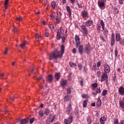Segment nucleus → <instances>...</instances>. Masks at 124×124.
<instances>
[{"mask_svg": "<svg viewBox=\"0 0 124 124\" xmlns=\"http://www.w3.org/2000/svg\"><path fill=\"white\" fill-rule=\"evenodd\" d=\"M107 0H101V1H98L97 2L98 5L100 9H102L104 6H105V3Z\"/></svg>", "mask_w": 124, "mask_h": 124, "instance_id": "3", "label": "nucleus"}, {"mask_svg": "<svg viewBox=\"0 0 124 124\" xmlns=\"http://www.w3.org/2000/svg\"><path fill=\"white\" fill-rule=\"evenodd\" d=\"M63 54H64V46L62 45L60 54L58 49H55L53 53H52L50 55L49 60L52 61V60H58V58H62Z\"/></svg>", "mask_w": 124, "mask_h": 124, "instance_id": "1", "label": "nucleus"}, {"mask_svg": "<svg viewBox=\"0 0 124 124\" xmlns=\"http://www.w3.org/2000/svg\"><path fill=\"white\" fill-rule=\"evenodd\" d=\"M45 36L46 37H48V36H49V32H48L47 31H46L45 32Z\"/></svg>", "mask_w": 124, "mask_h": 124, "instance_id": "62", "label": "nucleus"}, {"mask_svg": "<svg viewBox=\"0 0 124 124\" xmlns=\"http://www.w3.org/2000/svg\"><path fill=\"white\" fill-rule=\"evenodd\" d=\"M8 52V47H7L5 49V51L4 52V55H7Z\"/></svg>", "mask_w": 124, "mask_h": 124, "instance_id": "51", "label": "nucleus"}, {"mask_svg": "<svg viewBox=\"0 0 124 124\" xmlns=\"http://www.w3.org/2000/svg\"><path fill=\"white\" fill-rule=\"evenodd\" d=\"M35 38L37 39L38 42H39V41H40V38H41V35L39 34V33L36 34Z\"/></svg>", "mask_w": 124, "mask_h": 124, "instance_id": "24", "label": "nucleus"}, {"mask_svg": "<svg viewBox=\"0 0 124 124\" xmlns=\"http://www.w3.org/2000/svg\"><path fill=\"white\" fill-rule=\"evenodd\" d=\"M115 39L116 41H120L122 39V38H121V34L120 33H116Z\"/></svg>", "mask_w": 124, "mask_h": 124, "instance_id": "13", "label": "nucleus"}, {"mask_svg": "<svg viewBox=\"0 0 124 124\" xmlns=\"http://www.w3.org/2000/svg\"><path fill=\"white\" fill-rule=\"evenodd\" d=\"M100 24H101V26H105V24L104 23V21H103V20H100Z\"/></svg>", "mask_w": 124, "mask_h": 124, "instance_id": "55", "label": "nucleus"}, {"mask_svg": "<svg viewBox=\"0 0 124 124\" xmlns=\"http://www.w3.org/2000/svg\"><path fill=\"white\" fill-rule=\"evenodd\" d=\"M49 28L51 31H54V30L55 29V27L54 26L53 24H50L49 25Z\"/></svg>", "mask_w": 124, "mask_h": 124, "instance_id": "33", "label": "nucleus"}, {"mask_svg": "<svg viewBox=\"0 0 124 124\" xmlns=\"http://www.w3.org/2000/svg\"><path fill=\"white\" fill-rule=\"evenodd\" d=\"M72 110V106L71 105V103H69L67 105V107L66 108V111L67 115H69L70 114V112H71Z\"/></svg>", "mask_w": 124, "mask_h": 124, "instance_id": "5", "label": "nucleus"}, {"mask_svg": "<svg viewBox=\"0 0 124 124\" xmlns=\"http://www.w3.org/2000/svg\"><path fill=\"white\" fill-rule=\"evenodd\" d=\"M114 52L115 58H117V57H118V54H119V53L118 52V50L117 49V47L115 48Z\"/></svg>", "mask_w": 124, "mask_h": 124, "instance_id": "42", "label": "nucleus"}, {"mask_svg": "<svg viewBox=\"0 0 124 124\" xmlns=\"http://www.w3.org/2000/svg\"><path fill=\"white\" fill-rule=\"evenodd\" d=\"M92 89L94 90L95 88H97L98 85L96 83H94L92 84Z\"/></svg>", "mask_w": 124, "mask_h": 124, "instance_id": "28", "label": "nucleus"}, {"mask_svg": "<svg viewBox=\"0 0 124 124\" xmlns=\"http://www.w3.org/2000/svg\"><path fill=\"white\" fill-rule=\"evenodd\" d=\"M49 119L50 120V123H53V122H55V120L56 119V115H51L49 117Z\"/></svg>", "mask_w": 124, "mask_h": 124, "instance_id": "21", "label": "nucleus"}, {"mask_svg": "<svg viewBox=\"0 0 124 124\" xmlns=\"http://www.w3.org/2000/svg\"><path fill=\"white\" fill-rule=\"evenodd\" d=\"M77 4L78 5V8H82V7H83V5H82V3H77Z\"/></svg>", "mask_w": 124, "mask_h": 124, "instance_id": "52", "label": "nucleus"}, {"mask_svg": "<svg viewBox=\"0 0 124 124\" xmlns=\"http://www.w3.org/2000/svg\"><path fill=\"white\" fill-rule=\"evenodd\" d=\"M75 114L76 115V116H78V117H79V109L77 107H76L75 109Z\"/></svg>", "mask_w": 124, "mask_h": 124, "instance_id": "23", "label": "nucleus"}, {"mask_svg": "<svg viewBox=\"0 0 124 124\" xmlns=\"http://www.w3.org/2000/svg\"><path fill=\"white\" fill-rule=\"evenodd\" d=\"M93 24V20L92 19H89L85 22V26L86 27H91Z\"/></svg>", "mask_w": 124, "mask_h": 124, "instance_id": "8", "label": "nucleus"}, {"mask_svg": "<svg viewBox=\"0 0 124 124\" xmlns=\"http://www.w3.org/2000/svg\"><path fill=\"white\" fill-rule=\"evenodd\" d=\"M33 122H34V118H32L30 119V124H33Z\"/></svg>", "mask_w": 124, "mask_h": 124, "instance_id": "49", "label": "nucleus"}, {"mask_svg": "<svg viewBox=\"0 0 124 124\" xmlns=\"http://www.w3.org/2000/svg\"><path fill=\"white\" fill-rule=\"evenodd\" d=\"M13 31H14L15 33H17L18 32V30H17L16 27H14Z\"/></svg>", "mask_w": 124, "mask_h": 124, "instance_id": "48", "label": "nucleus"}, {"mask_svg": "<svg viewBox=\"0 0 124 124\" xmlns=\"http://www.w3.org/2000/svg\"><path fill=\"white\" fill-rule=\"evenodd\" d=\"M71 93V89L70 88V87H68V88H67V94H70Z\"/></svg>", "mask_w": 124, "mask_h": 124, "instance_id": "40", "label": "nucleus"}, {"mask_svg": "<svg viewBox=\"0 0 124 124\" xmlns=\"http://www.w3.org/2000/svg\"><path fill=\"white\" fill-rule=\"evenodd\" d=\"M61 38L62 39V43H64V42L65 41V37L64 36H63Z\"/></svg>", "mask_w": 124, "mask_h": 124, "instance_id": "54", "label": "nucleus"}, {"mask_svg": "<svg viewBox=\"0 0 124 124\" xmlns=\"http://www.w3.org/2000/svg\"><path fill=\"white\" fill-rule=\"evenodd\" d=\"M96 92V93H101V90H100V88L97 89Z\"/></svg>", "mask_w": 124, "mask_h": 124, "instance_id": "50", "label": "nucleus"}, {"mask_svg": "<svg viewBox=\"0 0 124 124\" xmlns=\"http://www.w3.org/2000/svg\"><path fill=\"white\" fill-rule=\"evenodd\" d=\"M60 31L62 34H64V30H63L62 27L60 28Z\"/></svg>", "mask_w": 124, "mask_h": 124, "instance_id": "44", "label": "nucleus"}, {"mask_svg": "<svg viewBox=\"0 0 124 124\" xmlns=\"http://www.w3.org/2000/svg\"><path fill=\"white\" fill-rule=\"evenodd\" d=\"M97 105L98 107H100L101 106V100H100V98H98Z\"/></svg>", "mask_w": 124, "mask_h": 124, "instance_id": "27", "label": "nucleus"}, {"mask_svg": "<svg viewBox=\"0 0 124 124\" xmlns=\"http://www.w3.org/2000/svg\"><path fill=\"white\" fill-rule=\"evenodd\" d=\"M107 93H108L107 90H103V91L102 92V95H103V96H105V95H106V94H107Z\"/></svg>", "mask_w": 124, "mask_h": 124, "instance_id": "38", "label": "nucleus"}, {"mask_svg": "<svg viewBox=\"0 0 124 124\" xmlns=\"http://www.w3.org/2000/svg\"><path fill=\"white\" fill-rule=\"evenodd\" d=\"M101 29V26H100V25H97V31H100Z\"/></svg>", "mask_w": 124, "mask_h": 124, "instance_id": "56", "label": "nucleus"}, {"mask_svg": "<svg viewBox=\"0 0 124 124\" xmlns=\"http://www.w3.org/2000/svg\"><path fill=\"white\" fill-rule=\"evenodd\" d=\"M119 93L122 94V95H124V88L123 86H120L118 90Z\"/></svg>", "mask_w": 124, "mask_h": 124, "instance_id": "14", "label": "nucleus"}, {"mask_svg": "<svg viewBox=\"0 0 124 124\" xmlns=\"http://www.w3.org/2000/svg\"><path fill=\"white\" fill-rule=\"evenodd\" d=\"M46 81L49 82V83H51L53 81V76L52 75H49L46 78Z\"/></svg>", "mask_w": 124, "mask_h": 124, "instance_id": "16", "label": "nucleus"}, {"mask_svg": "<svg viewBox=\"0 0 124 124\" xmlns=\"http://www.w3.org/2000/svg\"><path fill=\"white\" fill-rule=\"evenodd\" d=\"M60 85L62 88H64L65 86L67 85V80L63 79H61Z\"/></svg>", "mask_w": 124, "mask_h": 124, "instance_id": "7", "label": "nucleus"}, {"mask_svg": "<svg viewBox=\"0 0 124 124\" xmlns=\"http://www.w3.org/2000/svg\"><path fill=\"white\" fill-rule=\"evenodd\" d=\"M65 9L67 10V12H68L69 16H71V10L70 9V7H69V6H66Z\"/></svg>", "mask_w": 124, "mask_h": 124, "instance_id": "18", "label": "nucleus"}, {"mask_svg": "<svg viewBox=\"0 0 124 124\" xmlns=\"http://www.w3.org/2000/svg\"><path fill=\"white\" fill-rule=\"evenodd\" d=\"M91 47V46H90V44L86 45L85 46V49H84V52L87 54H89L90 53V48Z\"/></svg>", "mask_w": 124, "mask_h": 124, "instance_id": "10", "label": "nucleus"}, {"mask_svg": "<svg viewBox=\"0 0 124 124\" xmlns=\"http://www.w3.org/2000/svg\"><path fill=\"white\" fill-rule=\"evenodd\" d=\"M56 39L60 40L61 39V33L59 31H58L57 33Z\"/></svg>", "mask_w": 124, "mask_h": 124, "instance_id": "30", "label": "nucleus"}, {"mask_svg": "<svg viewBox=\"0 0 124 124\" xmlns=\"http://www.w3.org/2000/svg\"><path fill=\"white\" fill-rule=\"evenodd\" d=\"M86 120L88 124H92V117H91V116L88 115L86 118Z\"/></svg>", "mask_w": 124, "mask_h": 124, "instance_id": "22", "label": "nucleus"}, {"mask_svg": "<svg viewBox=\"0 0 124 124\" xmlns=\"http://www.w3.org/2000/svg\"><path fill=\"white\" fill-rule=\"evenodd\" d=\"M72 52H73V54H76V49L73 48L72 50Z\"/></svg>", "mask_w": 124, "mask_h": 124, "instance_id": "63", "label": "nucleus"}, {"mask_svg": "<svg viewBox=\"0 0 124 124\" xmlns=\"http://www.w3.org/2000/svg\"><path fill=\"white\" fill-rule=\"evenodd\" d=\"M64 101H68L69 100V96L68 95L65 96L64 97Z\"/></svg>", "mask_w": 124, "mask_h": 124, "instance_id": "41", "label": "nucleus"}, {"mask_svg": "<svg viewBox=\"0 0 124 124\" xmlns=\"http://www.w3.org/2000/svg\"><path fill=\"white\" fill-rule=\"evenodd\" d=\"M87 102H88V100H85L83 101V107H84V108H86V107H87Z\"/></svg>", "mask_w": 124, "mask_h": 124, "instance_id": "31", "label": "nucleus"}, {"mask_svg": "<svg viewBox=\"0 0 124 124\" xmlns=\"http://www.w3.org/2000/svg\"><path fill=\"white\" fill-rule=\"evenodd\" d=\"M22 19H23L22 16H19V17H16V19L17 20V21H21V20H22Z\"/></svg>", "mask_w": 124, "mask_h": 124, "instance_id": "59", "label": "nucleus"}, {"mask_svg": "<svg viewBox=\"0 0 124 124\" xmlns=\"http://www.w3.org/2000/svg\"><path fill=\"white\" fill-rule=\"evenodd\" d=\"M105 79H108V75L104 73L101 77V82H104Z\"/></svg>", "mask_w": 124, "mask_h": 124, "instance_id": "9", "label": "nucleus"}, {"mask_svg": "<svg viewBox=\"0 0 124 124\" xmlns=\"http://www.w3.org/2000/svg\"><path fill=\"white\" fill-rule=\"evenodd\" d=\"M106 121V117L105 116H103L100 118V123L101 124H105V122Z\"/></svg>", "mask_w": 124, "mask_h": 124, "instance_id": "11", "label": "nucleus"}, {"mask_svg": "<svg viewBox=\"0 0 124 124\" xmlns=\"http://www.w3.org/2000/svg\"><path fill=\"white\" fill-rule=\"evenodd\" d=\"M88 11H83L81 12V16L83 17V18H86V17H88Z\"/></svg>", "mask_w": 124, "mask_h": 124, "instance_id": "12", "label": "nucleus"}, {"mask_svg": "<svg viewBox=\"0 0 124 124\" xmlns=\"http://www.w3.org/2000/svg\"><path fill=\"white\" fill-rule=\"evenodd\" d=\"M51 6L52 9H55L56 8V6H57V3L56 1L54 0L51 3Z\"/></svg>", "mask_w": 124, "mask_h": 124, "instance_id": "17", "label": "nucleus"}, {"mask_svg": "<svg viewBox=\"0 0 124 124\" xmlns=\"http://www.w3.org/2000/svg\"><path fill=\"white\" fill-rule=\"evenodd\" d=\"M115 44V41H111V46H114V45Z\"/></svg>", "mask_w": 124, "mask_h": 124, "instance_id": "61", "label": "nucleus"}, {"mask_svg": "<svg viewBox=\"0 0 124 124\" xmlns=\"http://www.w3.org/2000/svg\"><path fill=\"white\" fill-rule=\"evenodd\" d=\"M100 39L102 40L103 42H105V39H104V37L102 35H100Z\"/></svg>", "mask_w": 124, "mask_h": 124, "instance_id": "47", "label": "nucleus"}, {"mask_svg": "<svg viewBox=\"0 0 124 124\" xmlns=\"http://www.w3.org/2000/svg\"><path fill=\"white\" fill-rule=\"evenodd\" d=\"M39 115L40 117H43V110H41L39 111Z\"/></svg>", "mask_w": 124, "mask_h": 124, "instance_id": "45", "label": "nucleus"}, {"mask_svg": "<svg viewBox=\"0 0 124 124\" xmlns=\"http://www.w3.org/2000/svg\"><path fill=\"white\" fill-rule=\"evenodd\" d=\"M54 77L57 81H59L60 78H61V73H56L55 74Z\"/></svg>", "mask_w": 124, "mask_h": 124, "instance_id": "15", "label": "nucleus"}, {"mask_svg": "<svg viewBox=\"0 0 124 124\" xmlns=\"http://www.w3.org/2000/svg\"><path fill=\"white\" fill-rule=\"evenodd\" d=\"M9 1V0H5V8H6V9H7V4H8V2Z\"/></svg>", "mask_w": 124, "mask_h": 124, "instance_id": "39", "label": "nucleus"}, {"mask_svg": "<svg viewBox=\"0 0 124 124\" xmlns=\"http://www.w3.org/2000/svg\"><path fill=\"white\" fill-rule=\"evenodd\" d=\"M78 67H79V70H81V69H82V64L81 63H79L78 64Z\"/></svg>", "mask_w": 124, "mask_h": 124, "instance_id": "57", "label": "nucleus"}, {"mask_svg": "<svg viewBox=\"0 0 124 124\" xmlns=\"http://www.w3.org/2000/svg\"><path fill=\"white\" fill-rule=\"evenodd\" d=\"M81 29L82 30V31H85L86 30H88L87 29V28L86 27V25H82L81 26Z\"/></svg>", "mask_w": 124, "mask_h": 124, "instance_id": "36", "label": "nucleus"}, {"mask_svg": "<svg viewBox=\"0 0 124 124\" xmlns=\"http://www.w3.org/2000/svg\"><path fill=\"white\" fill-rule=\"evenodd\" d=\"M104 69L105 71V73L108 74L110 73V71H111V69H110V66L108 64H105L104 66Z\"/></svg>", "mask_w": 124, "mask_h": 124, "instance_id": "4", "label": "nucleus"}, {"mask_svg": "<svg viewBox=\"0 0 124 124\" xmlns=\"http://www.w3.org/2000/svg\"><path fill=\"white\" fill-rule=\"evenodd\" d=\"M83 33L84 34V36H87L88 35V29L86 30H83Z\"/></svg>", "mask_w": 124, "mask_h": 124, "instance_id": "34", "label": "nucleus"}, {"mask_svg": "<svg viewBox=\"0 0 124 124\" xmlns=\"http://www.w3.org/2000/svg\"><path fill=\"white\" fill-rule=\"evenodd\" d=\"M56 24H60L61 22V19L59 17H57L55 19Z\"/></svg>", "mask_w": 124, "mask_h": 124, "instance_id": "35", "label": "nucleus"}, {"mask_svg": "<svg viewBox=\"0 0 124 124\" xmlns=\"http://www.w3.org/2000/svg\"><path fill=\"white\" fill-rule=\"evenodd\" d=\"M75 40L76 43V47L77 48H78L79 46H80V44H81L80 43V37L78 35H75Z\"/></svg>", "mask_w": 124, "mask_h": 124, "instance_id": "6", "label": "nucleus"}, {"mask_svg": "<svg viewBox=\"0 0 124 124\" xmlns=\"http://www.w3.org/2000/svg\"><path fill=\"white\" fill-rule=\"evenodd\" d=\"M51 123V120L48 118L46 120V124H50Z\"/></svg>", "mask_w": 124, "mask_h": 124, "instance_id": "53", "label": "nucleus"}, {"mask_svg": "<svg viewBox=\"0 0 124 124\" xmlns=\"http://www.w3.org/2000/svg\"><path fill=\"white\" fill-rule=\"evenodd\" d=\"M26 46V41H24L20 45L21 48H24Z\"/></svg>", "mask_w": 124, "mask_h": 124, "instance_id": "43", "label": "nucleus"}, {"mask_svg": "<svg viewBox=\"0 0 124 124\" xmlns=\"http://www.w3.org/2000/svg\"><path fill=\"white\" fill-rule=\"evenodd\" d=\"M73 121V116L71 115L69 116L68 119H65L64 120L63 124H72Z\"/></svg>", "mask_w": 124, "mask_h": 124, "instance_id": "2", "label": "nucleus"}, {"mask_svg": "<svg viewBox=\"0 0 124 124\" xmlns=\"http://www.w3.org/2000/svg\"><path fill=\"white\" fill-rule=\"evenodd\" d=\"M49 113H50V110L48 108L46 109L44 113L46 115L48 116L49 115Z\"/></svg>", "mask_w": 124, "mask_h": 124, "instance_id": "32", "label": "nucleus"}, {"mask_svg": "<svg viewBox=\"0 0 124 124\" xmlns=\"http://www.w3.org/2000/svg\"><path fill=\"white\" fill-rule=\"evenodd\" d=\"M78 47V52L80 55H82L83 54V45H81Z\"/></svg>", "mask_w": 124, "mask_h": 124, "instance_id": "19", "label": "nucleus"}, {"mask_svg": "<svg viewBox=\"0 0 124 124\" xmlns=\"http://www.w3.org/2000/svg\"><path fill=\"white\" fill-rule=\"evenodd\" d=\"M51 20H55V16L53 15H50Z\"/></svg>", "mask_w": 124, "mask_h": 124, "instance_id": "58", "label": "nucleus"}, {"mask_svg": "<svg viewBox=\"0 0 124 124\" xmlns=\"http://www.w3.org/2000/svg\"><path fill=\"white\" fill-rule=\"evenodd\" d=\"M28 123V121L26 119H22L20 121V124H26Z\"/></svg>", "mask_w": 124, "mask_h": 124, "instance_id": "29", "label": "nucleus"}, {"mask_svg": "<svg viewBox=\"0 0 124 124\" xmlns=\"http://www.w3.org/2000/svg\"><path fill=\"white\" fill-rule=\"evenodd\" d=\"M69 65L71 67H75L77 66V65L76 64V63H74L73 62L70 61L69 62Z\"/></svg>", "mask_w": 124, "mask_h": 124, "instance_id": "25", "label": "nucleus"}, {"mask_svg": "<svg viewBox=\"0 0 124 124\" xmlns=\"http://www.w3.org/2000/svg\"><path fill=\"white\" fill-rule=\"evenodd\" d=\"M100 65H101V63L100 62H97V67H99V66H100Z\"/></svg>", "mask_w": 124, "mask_h": 124, "instance_id": "60", "label": "nucleus"}, {"mask_svg": "<svg viewBox=\"0 0 124 124\" xmlns=\"http://www.w3.org/2000/svg\"><path fill=\"white\" fill-rule=\"evenodd\" d=\"M119 124H124V120H122Z\"/></svg>", "mask_w": 124, "mask_h": 124, "instance_id": "64", "label": "nucleus"}, {"mask_svg": "<svg viewBox=\"0 0 124 124\" xmlns=\"http://www.w3.org/2000/svg\"><path fill=\"white\" fill-rule=\"evenodd\" d=\"M111 41H115V34L114 33L111 34Z\"/></svg>", "mask_w": 124, "mask_h": 124, "instance_id": "46", "label": "nucleus"}, {"mask_svg": "<svg viewBox=\"0 0 124 124\" xmlns=\"http://www.w3.org/2000/svg\"><path fill=\"white\" fill-rule=\"evenodd\" d=\"M105 31L104 32V36L106 37H108V32H109V31H108V29H107V28H106L105 29Z\"/></svg>", "mask_w": 124, "mask_h": 124, "instance_id": "26", "label": "nucleus"}, {"mask_svg": "<svg viewBox=\"0 0 124 124\" xmlns=\"http://www.w3.org/2000/svg\"><path fill=\"white\" fill-rule=\"evenodd\" d=\"M117 80V74L116 73H114L113 77V80L114 82H116Z\"/></svg>", "mask_w": 124, "mask_h": 124, "instance_id": "37", "label": "nucleus"}, {"mask_svg": "<svg viewBox=\"0 0 124 124\" xmlns=\"http://www.w3.org/2000/svg\"><path fill=\"white\" fill-rule=\"evenodd\" d=\"M78 81L81 87H83L84 84V79L81 77L78 78Z\"/></svg>", "mask_w": 124, "mask_h": 124, "instance_id": "20", "label": "nucleus"}]
</instances>
